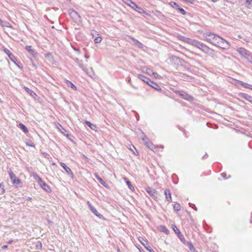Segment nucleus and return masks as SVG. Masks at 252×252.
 <instances>
[{"label":"nucleus","instance_id":"11","mask_svg":"<svg viewBox=\"0 0 252 252\" xmlns=\"http://www.w3.org/2000/svg\"><path fill=\"white\" fill-rule=\"evenodd\" d=\"M4 52L8 55V56L9 57V58L10 59V60L14 63H15V57L13 56V55L10 52V51L7 49H6L5 48L4 49Z\"/></svg>","mask_w":252,"mask_h":252},{"label":"nucleus","instance_id":"9","mask_svg":"<svg viewBox=\"0 0 252 252\" xmlns=\"http://www.w3.org/2000/svg\"><path fill=\"white\" fill-rule=\"evenodd\" d=\"M61 165L62 166V167L65 170L66 173L71 176V177H73V174L71 171V170L70 169V168H69L68 167H67L64 163L63 162H61Z\"/></svg>","mask_w":252,"mask_h":252},{"label":"nucleus","instance_id":"22","mask_svg":"<svg viewBox=\"0 0 252 252\" xmlns=\"http://www.w3.org/2000/svg\"><path fill=\"white\" fill-rule=\"evenodd\" d=\"M238 83L240 84L242 86L244 87L245 88H248L249 89L252 90V85H251L249 84L246 83H243L241 81H239Z\"/></svg>","mask_w":252,"mask_h":252},{"label":"nucleus","instance_id":"52","mask_svg":"<svg viewBox=\"0 0 252 252\" xmlns=\"http://www.w3.org/2000/svg\"><path fill=\"white\" fill-rule=\"evenodd\" d=\"M252 0H246V2L250 4Z\"/></svg>","mask_w":252,"mask_h":252},{"label":"nucleus","instance_id":"48","mask_svg":"<svg viewBox=\"0 0 252 252\" xmlns=\"http://www.w3.org/2000/svg\"><path fill=\"white\" fill-rule=\"evenodd\" d=\"M75 61L78 63L79 62H82L81 60H79L78 59L76 58L75 59Z\"/></svg>","mask_w":252,"mask_h":252},{"label":"nucleus","instance_id":"10","mask_svg":"<svg viewBox=\"0 0 252 252\" xmlns=\"http://www.w3.org/2000/svg\"><path fill=\"white\" fill-rule=\"evenodd\" d=\"M164 195L167 201L170 202L172 200L171 194L169 189L164 190Z\"/></svg>","mask_w":252,"mask_h":252},{"label":"nucleus","instance_id":"5","mask_svg":"<svg viewBox=\"0 0 252 252\" xmlns=\"http://www.w3.org/2000/svg\"><path fill=\"white\" fill-rule=\"evenodd\" d=\"M237 51L240 55L247 60H249L250 57V53L244 48H239L237 49Z\"/></svg>","mask_w":252,"mask_h":252},{"label":"nucleus","instance_id":"6","mask_svg":"<svg viewBox=\"0 0 252 252\" xmlns=\"http://www.w3.org/2000/svg\"><path fill=\"white\" fill-rule=\"evenodd\" d=\"M145 190L147 193L154 199H156L157 198L158 193L155 189L150 187H147L145 189Z\"/></svg>","mask_w":252,"mask_h":252},{"label":"nucleus","instance_id":"29","mask_svg":"<svg viewBox=\"0 0 252 252\" xmlns=\"http://www.w3.org/2000/svg\"><path fill=\"white\" fill-rule=\"evenodd\" d=\"M82 62H79L78 63H77L79 67L82 69H83V70L84 71H86V66L84 64H83V63H82Z\"/></svg>","mask_w":252,"mask_h":252},{"label":"nucleus","instance_id":"20","mask_svg":"<svg viewBox=\"0 0 252 252\" xmlns=\"http://www.w3.org/2000/svg\"><path fill=\"white\" fill-rule=\"evenodd\" d=\"M0 25L2 26L11 28L10 24L6 21H2L0 19Z\"/></svg>","mask_w":252,"mask_h":252},{"label":"nucleus","instance_id":"32","mask_svg":"<svg viewBox=\"0 0 252 252\" xmlns=\"http://www.w3.org/2000/svg\"><path fill=\"white\" fill-rule=\"evenodd\" d=\"M102 40V38L100 36H98L96 37L95 38V39H94V41L95 43H99L100 42H101Z\"/></svg>","mask_w":252,"mask_h":252},{"label":"nucleus","instance_id":"45","mask_svg":"<svg viewBox=\"0 0 252 252\" xmlns=\"http://www.w3.org/2000/svg\"><path fill=\"white\" fill-rule=\"evenodd\" d=\"M178 38H179V39H180V40H182V41H183L184 42L186 37H185V36H182V35H179L178 36Z\"/></svg>","mask_w":252,"mask_h":252},{"label":"nucleus","instance_id":"51","mask_svg":"<svg viewBox=\"0 0 252 252\" xmlns=\"http://www.w3.org/2000/svg\"><path fill=\"white\" fill-rule=\"evenodd\" d=\"M133 148L135 150L136 153L134 152H133V153L135 154V155H137V154L138 153L137 150L135 149V147L134 146H133Z\"/></svg>","mask_w":252,"mask_h":252},{"label":"nucleus","instance_id":"31","mask_svg":"<svg viewBox=\"0 0 252 252\" xmlns=\"http://www.w3.org/2000/svg\"><path fill=\"white\" fill-rule=\"evenodd\" d=\"M130 7H131L133 9H135L136 8H138V5L134 2L132 1L131 3H130L129 5H128Z\"/></svg>","mask_w":252,"mask_h":252},{"label":"nucleus","instance_id":"43","mask_svg":"<svg viewBox=\"0 0 252 252\" xmlns=\"http://www.w3.org/2000/svg\"><path fill=\"white\" fill-rule=\"evenodd\" d=\"M170 4L172 7L175 6L176 7H177V8L179 7L178 5L176 2H174L170 3Z\"/></svg>","mask_w":252,"mask_h":252},{"label":"nucleus","instance_id":"40","mask_svg":"<svg viewBox=\"0 0 252 252\" xmlns=\"http://www.w3.org/2000/svg\"><path fill=\"white\" fill-rule=\"evenodd\" d=\"M152 75L156 78H161V77L157 72H153Z\"/></svg>","mask_w":252,"mask_h":252},{"label":"nucleus","instance_id":"2","mask_svg":"<svg viewBox=\"0 0 252 252\" xmlns=\"http://www.w3.org/2000/svg\"><path fill=\"white\" fill-rule=\"evenodd\" d=\"M195 47L199 48V49L201 50L203 52H204L205 53H209L211 49L206 46L205 44L200 42L199 41H197Z\"/></svg>","mask_w":252,"mask_h":252},{"label":"nucleus","instance_id":"54","mask_svg":"<svg viewBox=\"0 0 252 252\" xmlns=\"http://www.w3.org/2000/svg\"><path fill=\"white\" fill-rule=\"evenodd\" d=\"M212 1L213 2H216V1H217V0H212Z\"/></svg>","mask_w":252,"mask_h":252},{"label":"nucleus","instance_id":"24","mask_svg":"<svg viewBox=\"0 0 252 252\" xmlns=\"http://www.w3.org/2000/svg\"><path fill=\"white\" fill-rule=\"evenodd\" d=\"M24 88L26 92L29 93L32 96L34 97L36 95L34 92H33L31 90L29 89L28 88L26 87H24Z\"/></svg>","mask_w":252,"mask_h":252},{"label":"nucleus","instance_id":"38","mask_svg":"<svg viewBox=\"0 0 252 252\" xmlns=\"http://www.w3.org/2000/svg\"><path fill=\"white\" fill-rule=\"evenodd\" d=\"M177 9L179 10V11L183 14L185 15L186 14V11L182 8L178 7Z\"/></svg>","mask_w":252,"mask_h":252},{"label":"nucleus","instance_id":"35","mask_svg":"<svg viewBox=\"0 0 252 252\" xmlns=\"http://www.w3.org/2000/svg\"><path fill=\"white\" fill-rule=\"evenodd\" d=\"M188 246H189V249L191 251V252H193L194 251V248L193 247V246L192 245V244H191L190 243H189L188 244Z\"/></svg>","mask_w":252,"mask_h":252},{"label":"nucleus","instance_id":"34","mask_svg":"<svg viewBox=\"0 0 252 252\" xmlns=\"http://www.w3.org/2000/svg\"><path fill=\"white\" fill-rule=\"evenodd\" d=\"M135 10H136L137 12H138L140 13H142L144 12V10L142 8L139 7L138 6V8H136Z\"/></svg>","mask_w":252,"mask_h":252},{"label":"nucleus","instance_id":"44","mask_svg":"<svg viewBox=\"0 0 252 252\" xmlns=\"http://www.w3.org/2000/svg\"><path fill=\"white\" fill-rule=\"evenodd\" d=\"M27 145L28 146H31V147H34V144L32 142H27Z\"/></svg>","mask_w":252,"mask_h":252},{"label":"nucleus","instance_id":"41","mask_svg":"<svg viewBox=\"0 0 252 252\" xmlns=\"http://www.w3.org/2000/svg\"><path fill=\"white\" fill-rule=\"evenodd\" d=\"M124 2H125L127 5H129L130 3H131V0H122Z\"/></svg>","mask_w":252,"mask_h":252},{"label":"nucleus","instance_id":"33","mask_svg":"<svg viewBox=\"0 0 252 252\" xmlns=\"http://www.w3.org/2000/svg\"><path fill=\"white\" fill-rule=\"evenodd\" d=\"M172 228L174 231L178 235L180 233V230L175 225H172Z\"/></svg>","mask_w":252,"mask_h":252},{"label":"nucleus","instance_id":"36","mask_svg":"<svg viewBox=\"0 0 252 252\" xmlns=\"http://www.w3.org/2000/svg\"><path fill=\"white\" fill-rule=\"evenodd\" d=\"M126 183L131 190H133L134 189L133 187L132 186V185L131 184L130 182L129 181H126Z\"/></svg>","mask_w":252,"mask_h":252},{"label":"nucleus","instance_id":"46","mask_svg":"<svg viewBox=\"0 0 252 252\" xmlns=\"http://www.w3.org/2000/svg\"><path fill=\"white\" fill-rule=\"evenodd\" d=\"M184 1L189 2L190 3H193L194 2V0H184Z\"/></svg>","mask_w":252,"mask_h":252},{"label":"nucleus","instance_id":"27","mask_svg":"<svg viewBox=\"0 0 252 252\" xmlns=\"http://www.w3.org/2000/svg\"><path fill=\"white\" fill-rule=\"evenodd\" d=\"M66 83L68 87H70L71 88H72L73 90H76V87L70 81L68 80H66Z\"/></svg>","mask_w":252,"mask_h":252},{"label":"nucleus","instance_id":"3","mask_svg":"<svg viewBox=\"0 0 252 252\" xmlns=\"http://www.w3.org/2000/svg\"><path fill=\"white\" fill-rule=\"evenodd\" d=\"M35 179L37 180V182L39 184V185L40 186V187L45 190H46L47 192H49L51 190L50 188L49 187L46 185L41 179V178H40L38 176L36 175L35 176Z\"/></svg>","mask_w":252,"mask_h":252},{"label":"nucleus","instance_id":"4","mask_svg":"<svg viewBox=\"0 0 252 252\" xmlns=\"http://www.w3.org/2000/svg\"><path fill=\"white\" fill-rule=\"evenodd\" d=\"M10 178L12 182V183L16 187H18L21 184L20 180L17 178L15 175L12 172L11 170L8 171Z\"/></svg>","mask_w":252,"mask_h":252},{"label":"nucleus","instance_id":"7","mask_svg":"<svg viewBox=\"0 0 252 252\" xmlns=\"http://www.w3.org/2000/svg\"><path fill=\"white\" fill-rule=\"evenodd\" d=\"M178 94L183 98L188 100H191L192 99V97L189 94H187L183 91H178Z\"/></svg>","mask_w":252,"mask_h":252},{"label":"nucleus","instance_id":"18","mask_svg":"<svg viewBox=\"0 0 252 252\" xmlns=\"http://www.w3.org/2000/svg\"><path fill=\"white\" fill-rule=\"evenodd\" d=\"M240 96L242 97L245 98V99L252 103V97L251 96L245 94H240Z\"/></svg>","mask_w":252,"mask_h":252},{"label":"nucleus","instance_id":"30","mask_svg":"<svg viewBox=\"0 0 252 252\" xmlns=\"http://www.w3.org/2000/svg\"><path fill=\"white\" fill-rule=\"evenodd\" d=\"M181 209L180 205L178 203H176L174 205V210L176 211H179Z\"/></svg>","mask_w":252,"mask_h":252},{"label":"nucleus","instance_id":"50","mask_svg":"<svg viewBox=\"0 0 252 252\" xmlns=\"http://www.w3.org/2000/svg\"><path fill=\"white\" fill-rule=\"evenodd\" d=\"M36 246H37V247H39L40 248H41V246H42L41 243H38L36 245Z\"/></svg>","mask_w":252,"mask_h":252},{"label":"nucleus","instance_id":"16","mask_svg":"<svg viewBox=\"0 0 252 252\" xmlns=\"http://www.w3.org/2000/svg\"><path fill=\"white\" fill-rule=\"evenodd\" d=\"M143 241H144V242H142L141 241V243H142V244L145 247V248L147 250H148L150 252H155L150 247V246H149L148 245V244H147V241H146L145 240H143Z\"/></svg>","mask_w":252,"mask_h":252},{"label":"nucleus","instance_id":"56","mask_svg":"<svg viewBox=\"0 0 252 252\" xmlns=\"http://www.w3.org/2000/svg\"><path fill=\"white\" fill-rule=\"evenodd\" d=\"M1 186H2V184H0V188L1 187Z\"/></svg>","mask_w":252,"mask_h":252},{"label":"nucleus","instance_id":"8","mask_svg":"<svg viewBox=\"0 0 252 252\" xmlns=\"http://www.w3.org/2000/svg\"><path fill=\"white\" fill-rule=\"evenodd\" d=\"M129 38L131 40V41H130L129 42H131V44L136 46H138L140 48H143V44L139 41L137 40L136 39L132 37H129Z\"/></svg>","mask_w":252,"mask_h":252},{"label":"nucleus","instance_id":"17","mask_svg":"<svg viewBox=\"0 0 252 252\" xmlns=\"http://www.w3.org/2000/svg\"><path fill=\"white\" fill-rule=\"evenodd\" d=\"M149 85L154 88L155 90H158L160 89L159 85L152 81H150V83L149 84Z\"/></svg>","mask_w":252,"mask_h":252},{"label":"nucleus","instance_id":"21","mask_svg":"<svg viewBox=\"0 0 252 252\" xmlns=\"http://www.w3.org/2000/svg\"><path fill=\"white\" fill-rule=\"evenodd\" d=\"M86 124L90 127L91 129L94 130H96V126L92 124L91 122L89 121H85Z\"/></svg>","mask_w":252,"mask_h":252},{"label":"nucleus","instance_id":"55","mask_svg":"<svg viewBox=\"0 0 252 252\" xmlns=\"http://www.w3.org/2000/svg\"><path fill=\"white\" fill-rule=\"evenodd\" d=\"M85 58H86V59H88V58H89V57H88L87 56H86H86H85Z\"/></svg>","mask_w":252,"mask_h":252},{"label":"nucleus","instance_id":"1","mask_svg":"<svg viewBox=\"0 0 252 252\" xmlns=\"http://www.w3.org/2000/svg\"><path fill=\"white\" fill-rule=\"evenodd\" d=\"M205 35L206 40L210 43L223 49L230 47V43L221 37L213 33H206Z\"/></svg>","mask_w":252,"mask_h":252},{"label":"nucleus","instance_id":"49","mask_svg":"<svg viewBox=\"0 0 252 252\" xmlns=\"http://www.w3.org/2000/svg\"><path fill=\"white\" fill-rule=\"evenodd\" d=\"M87 204L88 205L89 208H90V206H93L92 204L89 201L87 202Z\"/></svg>","mask_w":252,"mask_h":252},{"label":"nucleus","instance_id":"19","mask_svg":"<svg viewBox=\"0 0 252 252\" xmlns=\"http://www.w3.org/2000/svg\"><path fill=\"white\" fill-rule=\"evenodd\" d=\"M90 209L96 216L100 218H101V217H102V215L99 214H98V213L96 209L93 206H90Z\"/></svg>","mask_w":252,"mask_h":252},{"label":"nucleus","instance_id":"26","mask_svg":"<svg viewBox=\"0 0 252 252\" xmlns=\"http://www.w3.org/2000/svg\"><path fill=\"white\" fill-rule=\"evenodd\" d=\"M143 71L146 73L147 74H149V75H151V74H152L153 73V71L152 70H151V69L149 68H147V67H143Z\"/></svg>","mask_w":252,"mask_h":252},{"label":"nucleus","instance_id":"28","mask_svg":"<svg viewBox=\"0 0 252 252\" xmlns=\"http://www.w3.org/2000/svg\"><path fill=\"white\" fill-rule=\"evenodd\" d=\"M19 127L20 128H21L22 129V130L25 132V133H27L28 132V128L26 127V126L25 125H24L23 124H20L19 125Z\"/></svg>","mask_w":252,"mask_h":252},{"label":"nucleus","instance_id":"42","mask_svg":"<svg viewBox=\"0 0 252 252\" xmlns=\"http://www.w3.org/2000/svg\"><path fill=\"white\" fill-rule=\"evenodd\" d=\"M71 14L72 15V16H73L74 18H75L76 16H78L80 17V16L78 15V14L77 13V12L75 11H73Z\"/></svg>","mask_w":252,"mask_h":252},{"label":"nucleus","instance_id":"37","mask_svg":"<svg viewBox=\"0 0 252 252\" xmlns=\"http://www.w3.org/2000/svg\"><path fill=\"white\" fill-rule=\"evenodd\" d=\"M161 228V230L165 232L166 234H168L169 233V230L166 228L165 227L163 226H160Z\"/></svg>","mask_w":252,"mask_h":252},{"label":"nucleus","instance_id":"23","mask_svg":"<svg viewBox=\"0 0 252 252\" xmlns=\"http://www.w3.org/2000/svg\"><path fill=\"white\" fill-rule=\"evenodd\" d=\"M143 140L145 142V144L147 147H148L149 148L152 149V144L151 142L148 141V139L147 138H143Z\"/></svg>","mask_w":252,"mask_h":252},{"label":"nucleus","instance_id":"12","mask_svg":"<svg viewBox=\"0 0 252 252\" xmlns=\"http://www.w3.org/2000/svg\"><path fill=\"white\" fill-rule=\"evenodd\" d=\"M197 40L192 39L188 37H186L184 42L190 44L193 46H195Z\"/></svg>","mask_w":252,"mask_h":252},{"label":"nucleus","instance_id":"15","mask_svg":"<svg viewBox=\"0 0 252 252\" xmlns=\"http://www.w3.org/2000/svg\"><path fill=\"white\" fill-rule=\"evenodd\" d=\"M57 127L64 135H65L66 136H68V134L66 130L64 128H63V127L61 125L58 124Z\"/></svg>","mask_w":252,"mask_h":252},{"label":"nucleus","instance_id":"39","mask_svg":"<svg viewBox=\"0 0 252 252\" xmlns=\"http://www.w3.org/2000/svg\"><path fill=\"white\" fill-rule=\"evenodd\" d=\"M178 236L182 241H185V238L184 237L183 235L181 234V232L179 234H178Z\"/></svg>","mask_w":252,"mask_h":252},{"label":"nucleus","instance_id":"47","mask_svg":"<svg viewBox=\"0 0 252 252\" xmlns=\"http://www.w3.org/2000/svg\"><path fill=\"white\" fill-rule=\"evenodd\" d=\"M221 176L224 178H226V174L225 173H222L221 174Z\"/></svg>","mask_w":252,"mask_h":252},{"label":"nucleus","instance_id":"13","mask_svg":"<svg viewBox=\"0 0 252 252\" xmlns=\"http://www.w3.org/2000/svg\"><path fill=\"white\" fill-rule=\"evenodd\" d=\"M138 77L139 79L142 80L143 82L146 83L148 84H149L150 83V81H151L148 78L145 77L143 75L139 74L138 75Z\"/></svg>","mask_w":252,"mask_h":252},{"label":"nucleus","instance_id":"53","mask_svg":"<svg viewBox=\"0 0 252 252\" xmlns=\"http://www.w3.org/2000/svg\"><path fill=\"white\" fill-rule=\"evenodd\" d=\"M7 248V246L6 245H4V246H3L2 247V248H3V249H5V248Z\"/></svg>","mask_w":252,"mask_h":252},{"label":"nucleus","instance_id":"14","mask_svg":"<svg viewBox=\"0 0 252 252\" xmlns=\"http://www.w3.org/2000/svg\"><path fill=\"white\" fill-rule=\"evenodd\" d=\"M25 49L33 56H35L37 54L36 52L32 48L31 46H26Z\"/></svg>","mask_w":252,"mask_h":252},{"label":"nucleus","instance_id":"25","mask_svg":"<svg viewBox=\"0 0 252 252\" xmlns=\"http://www.w3.org/2000/svg\"><path fill=\"white\" fill-rule=\"evenodd\" d=\"M96 178L100 182V183L104 187H107V185L103 181V180L97 174H95Z\"/></svg>","mask_w":252,"mask_h":252}]
</instances>
